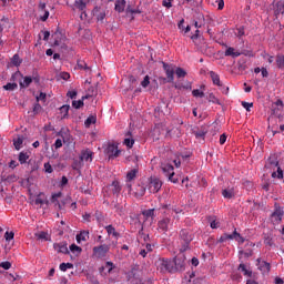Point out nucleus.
Instances as JSON below:
<instances>
[{
	"label": "nucleus",
	"instance_id": "6ab92c4d",
	"mask_svg": "<svg viewBox=\"0 0 284 284\" xmlns=\"http://www.w3.org/2000/svg\"><path fill=\"white\" fill-rule=\"evenodd\" d=\"M124 145H126V148L131 149L134 146V138H132V131H128L125 133V139L123 141Z\"/></svg>",
	"mask_w": 284,
	"mask_h": 284
},
{
	"label": "nucleus",
	"instance_id": "2eb2a0df",
	"mask_svg": "<svg viewBox=\"0 0 284 284\" xmlns=\"http://www.w3.org/2000/svg\"><path fill=\"white\" fill-rule=\"evenodd\" d=\"M92 156H94V152L90 151V149H87L81 151L79 158L82 160V163L83 161H90V163H92Z\"/></svg>",
	"mask_w": 284,
	"mask_h": 284
},
{
	"label": "nucleus",
	"instance_id": "2f4dec72",
	"mask_svg": "<svg viewBox=\"0 0 284 284\" xmlns=\"http://www.w3.org/2000/svg\"><path fill=\"white\" fill-rule=\"evenodd\" d=\"M224 54L225 57H233V58L241 57V52L234 51V48L232 47H229Z\"/></svg>",
	"mask_w": 284,
	"mask_h": 284
},
{
	"label": "nucleus",
	"instance_id": "dca6fc26",
	"mask_svg": "<svg viewBox=\"0 0 284 284\" xmlns=\"http://www.w3.org/2000/svg\"><path fill=\"white\" fill-rule=\"evenodd\" d=\"M161 170L164 176L169 178L172 172H174V166L170 163H161Z\"/></svg>",
	"mask_w": 284,
	"mask_h": 284
},
{
	"label": "nucleus",
	"instance_id": "774afa93",
	"mask_svg": "<svg viewBox=\"0 0 284 284\" xmlns=\"http://www.w3.org/2000/svg\"><path fill=\"white\" fill-rule=\"evenodd\" d=\"M242 106L246 109V112H250V108H254V103L242 102Z\"/></svg>",
	"mask_w": 284,
	"mask_h": 284
},
{
	"label": "nucleus",
	"instance_id": "8fccbe9b",
	"mask_svg": "<svg viewBox=\"0 0 284 284\" xmlns=\"http://www.w3.org/2000/svg\"><path fill=\"white\" fill-rule=\"evenodd\" d=\"M192 94H193V97L200 98V99H203V97H205V93L203 91L199 90V89H194L192 91Z\"/></svg>",
	"mask_w": 284,
	"mask_h": 284
},
{
	"label": "nucleus",
	"instance_id": "9b49d317",
	"mask_svg": "<svg viewBox=\"0 0 284 284\" xmlns=\"http://www.w3.org/2000/svg\"><path fill=\"white\" fill-rule=\"evenodd\" d=\"M93 17H95V19H98V21H103V19H105V7H94L93 9Z\"/></svg>",
	"mask_w": 284,
	"mask_h": 284
},
{
	"label": "nucleus",
	"instance_id": "a18cd8bd",
	"mask_svg": "<svg viewBox=\"0 0 284 284\" xmlns=\"http://www.w3.org/2000/svg\"><path fill=\"white\" fill-rule=\"evenodd\" d=\"M30 83H32V77H24V84L20 82L21 88H30Z\"/></svg>",
	"mask_w": 284,
	"mask_h": 284
},
{
	"label": "nucleus",
	"instance_id": "4be33fe9",
	"mask_svg": "<svg viewBox=\"0 0 284 284\" xmlns=\"http://www.w3.org/2000/svg\"><path fill=\"white\" fill-rule=\"evenodd\" d=\"M75 239L78 243H81V241H88V239H90V231H81Z\"/></svg>",
	"mask_w": 284,
	"mask_h": 284
},
{
	"label": "nucleus",
	"instance_id": "58836bf2",
	"mask_svg": "<svg viewBox=\"0 0 284 284\" xmlns=\"http://www.w3.org/2000/svg\"><path fill=\"white\" fill-rule=\"evenodd\" d=\"M94 123H97V115H90V116L84 121L85 128H90V125H94Z\"/></svg>",
	"mask_w": 284,
	"mask_h": 284
},
{
	"label": "nucleus",
	"instance_id": "864d4df0",
	"mask_svg": "<svg viewBox=\"0 0 284 284\" xmlns=\"http://www.w3.org/2000/svg\"><path fill=\"white\" fill-rule=\"evenodd\" d=\"M8 22H9L8 18H2L0 20V34L3 32V29L6 28V26H8Z\"/></svg>",
	"mask_w": 284,
	"mask_h": 284
},
{
	"label": "nucleus",
	"instance_id": "f257e3e1",
	"mask_svg": "<svg viewBox=\"0 0 284 284\" xmlns=\"http://www.w3.org/2000/svg\"><path fill=\"white\" fill-rule=\"evenodd\" d=\"M180 240H181V248L180 252H187L190 250V243L194 240V236L190 234V230L187 229H182L180 231Z\"/></svg>",
	"mask_w": 284,
	"mask_h": 284
},
{
	"label": "nucleus",
	"instance_id": "412c9836",
	"mask_svg": "<svg viewBox=\"0 0 284 284\" xmlns=\"http://www.w3.org/2000/svg\"><path fill=\"white\" fill-rule=\"evenodd\" d=\"M125 4H126V1L125 0H116L115 1V12H125Z\"/></svg>",
	"mask_w": 284,
	"mask_h": 284
},
{
	"label": "nucleus",
	"instance_id": "c756f323",
	"mask_svg": "<svg viewBox=\"0 0 284 284\" xmlns=\"http://www.w3.org/2000/svg\"><path fill=\"white\" fill-rule=\"evenodd\" d=\"M42 196H45V194L43 193L38 194L34 201L36 205H48V203H50L48 200L43 199Z\"/></svg>",
	"mask_w": 284,
	"mask_h": 284
},
{
	"label": "nucleus",
	"instance_id": "a878e982",
	"mask_svg": "<svg viewBox=\"0 0 284 284\" xmlns=\"http://www.w3.org/2000/svg\"><path fill=\"white\" fill-rule=\"evenodd\" d=\"M145 185L143 184H139L136 187H135V196L138 199H141V196H145Z\"/></svg>",
	"mask_w": 284,
	"mask_h": 284
},
{
	"label": "nucleus",
	"instance_id": "5fc2aeb1",
	"mask_svg": "<svg viewBox=\"0 0 284 284\" xmlns=\"http://www.w3.org/2000/svg\"><path fill=\"white\" fill-rule=\"evenodd\" d=\"M70 251L71 252H78V254H81V252H83V248H81L80 246H78L77 244H71L70 245Z\"/></svg>",
	"mask_w": 284,
	"mask_h": 284
},
{
	"label": "nucleus",
	"instance_id": "052dcab7",
	"mask_svg": "<svg viewBox=\"0 0 284 284\" xmlns=\"http://www.w3.org/2000/svg\"><path fill=\"white\" fill-rule=\"evenodd\" d=\"M6 241H12L14 239V232H6L4 233Z\"/></svg>",
	"mask_w": 284,
	"mask_h": 284
},
{
	"label": "nucleus",
	"instance_id": "393cba45",
	"mask_svg": "<svg viewBox=\"0 0 284 284\" xmlns=\"http://www.w3.org/2000/svg\"><path fill=\"white\" fill-rule=\"evenodd\" d=\"M111 187L112 194H116V196L121 194V183H119V181H113Z\"/></svg>",
	"mask_w": 284,
	"mask_h": 284
},
{
	"label": "nucleus",
	"instance_id": "c85d7f7f",
	"mask_svg": "<svg viewBox=\"0 0 284 284\" xmlns=\"http://www.w3.org/2000/svg\"><path fill=\"white\" fill-rule=\"evenodd\" d=\"M71 168H72V170H75V171L79 172V170H81V168H83V162H82V160H81L80 158L74 159L73 162H72V164H71Z\"/></svg>",
	"mask_w": 284,
	"mask_h": 284
},
{
	"label": "nucleus",
	"instance_id": "7ed1b4c3",
	"mask_svg": "<svg viewBox=\"0 0 284 284\" xmlns=\"http://www.w3.org/2000/svg\"><path fill=\"white\" fill-rule=\"evenodd\" d=\"M162 67L166 74V78H162L163 83H174V72L176 65L162 62Z\"/></svg>",
	"mask_w": 284,
	"mask_h": 284
},
{
	"label": "nucleus",
	"instance_id": "423d86ee",
	"mask_svg": "<svg viewBox=\"0 0 284 284\" xmlns=\"http://www.w3.org/2000/svg\"><path fill=\"white\" fill-rule=\"evenodd\" d=\"M163 186V182L159 178H151L150 183H149V191L151 194H156L159 190Z\"/></svg>",
	"mask_w": 284,
	"mask_h": 284
},
{
	"label": "nucleus",
	"instance_id": "9d476101",
	"mask_svg": "<svg viewBox=\"0 0 284 284\" xmlns=\"http://www.w3.org/2000/svg\"><path fill=\"white\" fill-rule=\"evenodd\" d=\"M105 152H106L109 159H114V158L119 156V154H121V151L114 144H109L108 148L105 149Z\"/></svg>",
	"mask_w": 284,
	"mask_h": 284
},
{
	"label": "nucleus",
	"instance_id": "ea45409f",
	"mask_svg": "<svg viewBox=\"0 0 284 284\" xmlns=\"http://www.w3.org/2000/svg\"><path fill=\"white\" fill-rule=\"evenodd\" d=\"M276 65L280 70H283V68H284V55L283 54L276 55Z\"/></svg>",
	"mask_w": 284,
	"mask_h": 284
},
{
	"label": "nucleus",
	"instance_id": "a211bd4d",
	"mask_svg": "<svg viewBox=\"0 0 284 284\" xmlns=\"http://www.w3.org/2000/svg\"><path fill=\"white\" fill-rule=\"evenodd\" d=\"M274 14L278 18V14H284V1L280 0L274 6Z\"/></svg>",
	"mask_w": 284,
	"mask_h": 284
},
{
	"label": "nucleus",
	"instance_id": "1a4fd4ad",
	"mask_svg": "<svg viewBox=\"0 0 284 284\" xmlns=\"http://www.w3.org/2000/svg\"><path fill=\"white\" fill-rule=\"evenodd\" d=\"M61 196H63L62 192L54 193L51 196V203L58 206V210H63V207L65 206V202H59V199H61Z\"/></svg>",
	"mask_w": 284,
	"mask_h": 284
},
{
	"label": "nucleus",
	"instance_id": "6e6d98bb",
	"mask_svg": "<svg viewBox=\"0 0 284 284\" xmlns=\"http://www.w3.org/2000/svg\"><path fill=\"white\" fill-rule=\"evenodd\" d=\"M105 267L108 268V274H112V270H115L116 265H114L112 262H106Z\"/></svg>",
	"mask_w": 284,
	"mask_h": 284
},
{
	"label": "nucleus",
	"instance_id": "de8ad7c7",
	"mask_svg": "<svg viewBox=\"0 0 284 284\" xmlns=\"http://www.w3.org/2000/svg\"><path fill=\"white\" fill-rule=\"evenodd\" d=\"M41 110H43V106H41V104H39V102H37L33 105V115L37 116V114H40Z\"/></svg>",
	"mask_w": 284,
	"mask_h": 284
},
{
	"label": "nucleus",
	"instance_id": "338daca9",
	"mask_svg": "<svg viewBox=\"0 0 284 284\" xmlns=\"http://www.w3.org/2000/svg\"><path fill=\"white\" fill-rule=\"evenodd\" d=\"M44 170L48 174H52L53 170H52V165H50L49 162L44 163Z\"/></svg>",
	"mask_w": 284,
	"mask_h": 284
},
{
	"label": "nucleus",
	"instance_id": "69168bd1",
	"mask_svg": "<svg viewBox=\"0 0 284 284\" xmlns=\"http://www.w3.org/2000/svg\"><path fill=\"white\" fill-rule=\"evenodd\" d=\"M0 267H2V270H10V267H12V264L10 262H2L0 264Z\"/></svg>",
	"mask_w": 284,
	"mask_h": 284
},
{
	"label": "nucleus",
	"instance_id": "a19ab883",
	"mask_svg": "<svg viewBox=\"0 0 284 284\" xmlns=\"http://www.w3.org/2000/svg\"><path fill=\"white\" fill-rule=\"evenodd\" d=\"M17 88H19V84L17 83H7L6 85H3V90H7L8 92H14V90H17Z\"/></svg>",
	"mask_w": 284,
	"mask_h": 284
},
{
	"label": "nucleus",
	"instance_id": "bf43d9fd",
	"mask_svg": "<svg viewBox=\"0 0 284 284\" xmlns=\"http://www.w3.org/2000/svg\"><path fill=\"white\" fill-rule=\"evenodd\" d=\"M142 88H148L150 85V75H145L143 81L141 82Z\"/></svg>",
	"mask_w": 284,
	"mask_h": 284
},
{
	"label": "nucleus",
	"instance_id": "b1692460",
	"mask_svg": "<svg viewBox=\"0 0 284 284\" xmlns=\"http://www.w3.org/2000/svg\"><path fill=\"white\" fill-rule=\"evenodd\" d=\"M193 134L196 139H205V134H207V129L202 126L201 129L193 131Z\"/></svg>",
	"mask_w": 284,
	"mask_h": 284
},
{
	"label": "nucleus",
	"instance_id": "f8f14e48",
	"mask_svg": "<svg viewBox=\"0 0 284 284\" xmlns=\"http://www.w3.org/2000/svg\"><path fill=\"white\" fill-rule=\"evenodd\" d=\"M236 236H239V232H236V229L234 230V232L232 234H227V233H224L219 242L220 243H225V241H239V239H236Z\"/></svg>",
	"mask_w": 284,
	"mask_h": 284
},
{
	"label": "nucleus",
	"instance_id": "680f3d73",
	"mask_svg": "<svg viewBox=\"0 0 284 284\" xmlns=\"http://www.w3.org/2000/svg\"><path fill=\"white\" fill-rule=\"evenodd\" d=\"M42 12H44V13L42 16H40V21H48L49 17H50V11L44 10Z\"/></svg>",
	"mask_w": 284,
	"mask_h": 284
},
{
	"label": "nucleus",
	"instance_id": "37998d69",
	"mask_svg": "<svg viewBox=\"0 0 284 284\" xmlns=\"http://www.w3.org/2000/svg\"><path fill=\"white\" fill-rule=\"evenodd\" d=\"M239 270H240V272L244 273V276H248L251 278L252 271H248L247 267L245 266V264H240Z\"/></svg>",
	"mask_w": 284,
	"mask_h": 284
},
{
	"label": "nucleus",
	"instance_id": "e2e57ef3",
	"mask_svg": "<svg viewBox=\"0 0 284 284\" xmlns=\"http://www.w3.org/2000/svg\"><path fill=\"white\" fill-rule=\"evenodd\" d=\"M172 1L174 0H163L162 1L163 8H168V10H170V8H172Z\"/></svg>",
	"mask_w": 284,
	"mask_h": 284
},
{
	"label": "nucleus",
	"instance_id": "cd10ccee",
	"mask_svg": "<svg viewBox=\"0 0 284 284\" xmlns=\"http://www.w3.org/2000/svg\"><path fill=\"white\" fill-rule=\"evenodd\" d=\"M28 159H30V155L28 154V152H20L18 155V161L21 165H23L24 163H28Z\"/></svg>",
	"mask_w": 284,
	"mask_h": 284
},
{
	"label": "nucleus",
	"instance_id": "4c0bfd02",
	"mask_svg": "<svg viewBox=\"0 0 284 284\" xmlns=\"http://www.w3.org/2000/svg\"><path fill=\"white\" fill-rule=\"evenodd\" d=\"M11 63L12 65H16V68H19V65H21V63H23V60L21 58H19V54H14L11 59Z\"/></svg>",
	"mask_w": 284,
	"mask_h": 284
},
{
	"label": "nucleus",
	"instance_id": "4d7b16f0",
	"mask_svg": "<svg viewBox=\"0 0 284 284\" xmlns=\"http://www.w3.org/2000/svg\"><path fill=\"white\" fill-rule=\"evenodd\" d=\"M264 245H268V247H272V245H274V241L272 240V237H270V235L264 237Z\"/></svg>",
	"mask_w": 284,
	"mask_h": 284
},
{
	"label": "nucleus",
	"instance_id": "7c9ffc66",
	"mask_svg": "<svg viewBox=\"0 0 284 284\" xmlns=\"http://www.w3.org/2000/svg\"><path fill=\"white\" fill-rule=\"evenodd\" d=\"M139 174V169L135 168L126 173V181H134Z\"/></svg>",
	"mask_w": 284,
	"mask_h": 284
},
{
	"label": "nucleus",
	"instance_id": "0e129e2a",
	"mask_svg": "<svg viewBox=\"0 0 284 284\" xmlns=\"http://www.w3.org/2000/svg\"><path fill=\"white\" fill-rule=\"evenodd\" d=\"M88 93H89L91 97H97V93H98L97 87H90V88L88 89Z\"/></svg>",
	"mask_w": 284,
	"mask_h": 284
},
{
	"label": "nucleus",
	"instance_id": "f3484780",
	"mask_svg": "<svg viewBox=\"0 0 284 284\" xmlns=\"http://www.w3.org/2000/svg\"><path fill=\"white\" fill-rule=\"evenodd\" d=\"M257 263H260L258 270H261L263 274H267L270 270H272V265L265 261L261 262V258H257Z\"/></svg>",
	"mask_w": 284,
	"mask_h": 284
},
{
	"label": "nucleus",
	"instance_id": "20e7f679",
	"mask_svg": "<svg viewBox=\"0 0 284 284\" xmlns=\"http://www.w3.org/2000/svg\"><path fill=\"white\" fill-rule=\"evenodd\" d=\"M158 270L165 274V272H176V268H174V261L168 260V258H162L158 263Z\"/></svg>",
	"mask_w": 284,
	"mask_h": 284
},
{
	"label": "nucleus",
	"instance_id": "e433bc0d",
	"mask_svg": "<svg viewBox=\"0 0 284 284\" xmlns=\"http://www.w3.org/2000/svg\"><path fill=\"white\" fill-rule=\"evenodd\" d=\"M36 237L39 241H50V235H48V232H40V233H36Z\"/></svg>",
	"mask_w": 284,
	"mask_h": 284
},
{
	"label": "nucleus",
	"instance_id": "c03bdc74",
	"mask_svg": "<svg viewBox=\"0 0 284 284\" xmlns=\"http://www.w3.org/2000/svg\"><path fill=\"white\" fill-rule=\"evenodd\" d=\"M74 267V264L72 263H61L60 270L61 272H68V270H72Z\"/></svg>",
	"mask_w": 284,
	"mask_h": 284
},
{
	"label": "nucleus",
	"instance_id": "ddd939ff",
	"mask_svg": "<svg viewBox=\"0 0 284 284\" xmlns=\"http://www.w3.org/2000/svg\"><path fill=\"white\" fill-rule=\"evenodd\" d=\"M171 222H172V220L170 217H164V219L160 220L158 223L159 230H162V232H168V230H170Z\"/></svg>",
	"mask_w": 284,
	"mask_h": 284
},
{
	"label": "nucleus",
	"instance_id": "5701e85b",
	"mask_svg": "<svg viewBox=\"0 0 284 284\" xmlns=\"http://www.w3.org/2000/svg\"><path fill=\"white\" fill-rule=\"evenodd\" d=\"M209 74H210L214 85H219V88H223V84H221V78L216 74V72L210 71Z\"/></svg>",
	"mask_w": 284,
	"mask_h": 284
},
{
	"label": "nucleus",
	"instance_id": "c9c22d12",
	"mask_svg": "<svg viewBox=\"0 0 284 284\" xmlns=\"http://www.w3.org/2000/svg\"><path fill=\"white\" fill-rule=\"evenodd\" d=\"M74 7L78 10L83 11L87 8V2H85V0H75L74 1Z\"/></svg>",
	"mask_w": 284,
	"mask_h": 284
},
{
	"label": "nucleus",
	"instance_id": "3c124183",
	"mask_svg": "<svg viewBox=\"0 0 284 284\" xmlns=\"http://www.w3.org/2000/svg\"><path fill=\"white\" fill-rule=\"evenodd\" d=\"M72 108H74L75 110H80V108H83V100H74L72 102Z\"/></svg>",
	"mask_w": 284,
	"mask_h": 284
},
{
	"label": "nucleus",
	"instance_id": "13d9d810",
	"mask_svg": "<svg viewBox=\"0 0 284 284\" xmlns=\"http://www.w3.org/2000/svg\"><path fill=\"white\" fill-rule=\"evenodd\" d=\"M78 68L80 70H90V68L88 67V63H85L84 61H78Z\"/></svg>",
	"mask_w": 284,
	"mask_h": 284
},
{
	"label": "nucleus",
	"instance_id": "39448f33",
	"mask_svg": "<svg viewBox=\"0 0 284 284\" xmlns=\"http://www.w3.org/2000/svg\"><path fill=\"white\" fill-rule=\"evenodd\" d=\"M108 252H110V245L108 244L93 247V256H95V258H105V256H108Z\"/></svg>",
	"mask_w": 284,
	"mask_h": 284
},
{
	"label": "nucleus",
	"instance_id": "f704fd0d",
	"mask_svg": "<svg viewBox=\"0 0 284 284\" xmlns=\"http://www.w3.org/2000/svg\"><path fill=\"white\" fill-rule=\"evenodd\" d=\"M175 74L178 79H185L187 77V71H185L183 68L179 67L175 69Z\"/></svg>",
	"mask_w": 284,
	"mask_h": 284
},
{
	"label": "nucleus",
	"instance_id": "4468645a",
	"mask_svg": "<svg viewBox=\"0 0 284 284\" xmlns=\"http://www.w3.org/2000/svg\"><path fill=\"white\" fill-rule=\"evenodd\" d=\"M53 250L58 252L59 254H70V251L68 250V244L65 243H54Z\"/></svg>",
	"mask_w": 284,
	"mask_h": 284
},
{
	"label": "nucleus",
	"instance_id": "473e14b6",
	"mask_svg": "<svg viewBox=\"0 0 284 284\" xmlns=\"http://www.w3.org/2000/svg\"><path fill=\"white\" fill-rule=\"evenodd\" d=\"M209 103H215L216 105H223V103H221V100H219V98H216V95H214V93H210L206 97Z\"/></svg>",
	"mask_w": 284,
	"mask_h": 284
},
{
	"label": "nucleus",
	"instance_id": "49530a36",
	"mask_svg": "<svg viewBox=\"0 0 284 284\" xmlns=\"http://www.w3.org/2000/svg\"><path fill=\"white\" fill-rule=\"evenodd\" d=\"M60 112L61 114H63V119H65V116H68V112H70V105L64 104L60 108Z\"/></svg>",
	"mask_w": 284,
	"mask_h": 284
},
{
	"label": "nucleus",
	"instance_id": "09e8293b",
	"mask_svg": "<svg viewBox=\"0 0 284 284\" xmlns=\"http://www.w3.org/2000/svg\"><path fill=\"white\" fill-rule=\"evenodd\" d=\"M175 89L176 90H192V84L187 83V84H175Z\"/></svg>",
	"mask_w": 284,
	"mask_h": 284
},
{
	"label": "nucleus",
	"instance_id": "72a5a7b5",
	"mask_svg": "<svg viewBox=\"0 0 284 284\" xmlns=\"http://www.w3.org/2000/svg\"><path fill=\"white\" fill-rule=\"evenodd\" d=\"M13 145L16 150H21L23 145V135H19L17 139H13Z\"/></svg>",
	"mask_w": 284,
	"mask_h": 284
},
{
	"label": "nucleus",
	"instance_id": "603ef678",
	"mask_svg": "<svg viewBox=\"0 0 284 284\" xmlns=\"http://www.w3.org/2000/svg\"><path fill=\"white\" fill-rule=\"evenodd\" d=\"M143 216H145L146 219H150L152 216H154V209H149L142 212Z\"/></svg>",
	"mask_w": 284,
	"mask_h": 284
},
{
	"label": "nucleus",
	"instance_id": "f03ea898",
	"mask_svg": "<svg viewBox=\"0 0 284 284\" xmlns=\"http://www.w3.org/2000/svg\"><path fill=\"white\" fill-rule=\"evenodd\" d=\"M265 168L267 170H272V168H277V174L276 172L272 173L273 179H283V169L278 166V160L276 159V155L270 156L267 160V163L265 164Z\"/></svg>",
	"mask_w": 284,
	"mask_h": 284
},
{
	"label": "nucleus",
	"instance_id": "6e6552de",
	"mask_svg": "<svg viewBox=\"0 0 284 284\" xmlns=\"http://www.w3.org/2000/svg\"><path fill=\"white\" fill-rule=\"evenodd\" d=\"M173 267L175 272H183L185 270V257L178 256L173 260Z\"/></svg>",
	"mask_w": 284,
	"mask_h": 284
},
{
	"label": "nucleus",
	"instance_id": "0eeeda50",
	"mask_svg": "<svg viewBox=\"0 0 284 284\" xmlns=\"http://www.w3.org/2000/svg\"><path fill=\"white\" fill-rule=\"evenodd\" d=\"M283 216H284L283 209L280 205L275 204V210L271 215L273 223H281V221H283Z\"/></svg>",
	"mask_w": 284,
	"mask_h": 284
},
{
	"label": "nucleus",
	"instance_id": "79ce46f5",
	"mask_svg": "<svg viewBox=\"0 0 284 284\" xmlns=\"http://www.w3.org/2000/svg\"><path fill=\"white\" fill-rule=\"evenodd\" d=\"M222 196H224V199H234V191L224 189L222 191Z\"/></svg>",
	"mask_w": 284,
	"mask_h": 284
},
{
	"label": "nucleus",
	"instance_id": "bb28decb",
	"mask_svg": "<svg viewBox=\"0 0 284 284\" xmlns=\"http://www.w3.org/2000/svg\"><path fill=\"white\" fill-rule=\"evenodd\" d=\"M237 70H240V72L247 70V59L242 58L237 61Z\"/></svg>",
	"mask_w": 284,
	"mask_h": 284
},
{
	"label": "nucleus",
	"instance_id": "aec40b11",
	"mask_svg": "<svg viewBox=\"0 0 284 284\" xmlns=\"http://www.w3.org/2000/svg\"><path fill=\"white\" fill-rule=\"evenodd\" d=\"M104 230L106 231L109 236H114V239H120L121 237V233L116 232V229H114V226L112 224L106 225L104 227Z\"/></svg>",
	"mask_w": 284,
	"mask_h": 284
}]
</instances>
